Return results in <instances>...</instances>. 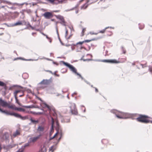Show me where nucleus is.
Listing matches in <instances>:
<instances>
[{
	"instance_id": "nucleus-1",
	"label": "nucleus",
	"mask_w": 152,
	"mask_h": 152,
	"mask_svg": "<svg viewBox=\"0 0 152 152\" xmlns=\"http://www.w3.org/2000/svg\"><path fill=\"white\" fill-rule=\"evenodd\" d=\"M61 62L65 66L68 67L71 71L73 72L78 76L79 77H77L78 79L80 78L82 80L84 79V78L82 77L81 75L77 72V70L76 68L72 65L64 61H61Z\"/></svg>"
},
{
	"instance_id": "nucleus-2",
	"label": "nucleus",
	"mask_w": 152,
	"mask_h": 152,
	"mask_svg": "<svg viewBox=\"0 0 152 152\" xmlns=\"http://www.w3.org/2000/svg\"><path fill=\"white\" fill-rule=\"evenodd\" d=\"M139 116L136 119L137 121L142 123H148L149 120L147 118H152L148 116L145 115L139 114Z\"/></svg>"
},
{
	"instance_id": "nucleus-3",
	"label": "nucleus",
	"mask_w": 152,
	"mask_h": 152,
	"mask_svg": "<svg viewBox=\"0 0 152 152\" xmlns=\"http://www.w3.org/2000/svg\"><path fill=\"white\" fill-rule=\"evenodd\" d=\"M70 105L69 107L70 109V111L72 114L77 115L78 114L77 109L76 107V105L75 103L69 102Z\"/></svg>"
},
{
	"instance_id": "nucleus-4",
	"label": "nucleus",
	"mask_w": 152,
	"mask_h": 152,
	"mask_svg": "<svg viewBox=\"0 0 152 152\" xmlns=\"http://www.w3.org/2000/svg\"><path fill=\"white\" fill-rule=\"evenodd\" d=\"M37 99L39 100L40 101H41L42 102V103L44 104L45 107H47L48 108V109L50 111V112H51V110H52L54 112V113H53V116H55L56 115V113L54 111V108L52 106H51L48 105L45 102L43 101L41 98H39V97H37Z\"/></svg>"
},
{
	"instance_id": "nucleus-5",
	"label": "nucleus",
	"mask_w": 152,
	"mask_h": 152,
	"mask_svg": "<svg viewBox=\"0 0 152 152\" xmlns=\"http://www.w3.org/2000/svg\"><path fill=\"white\" fill-rule=\"evenodd\" d=\"M55 121L56 124V132L55 134H58V132L62 131V128L59 125L58 121L56 119H55Z\"/></svg>"
},
{
	"instance_id": "nucleus-6",
	"label": "nucleus",
	"mask_w": 152,
	"mask_h": 152,
	"mask_svg": "<svg viewBox=\"0 0 152 152\" xmlns=\"http://www.w3.org/2000/svg\"><path fill=\"white\" fill-rule=\"evenodd\" d=\"M100 61L102 62L111 64H118L120 62V61H117V60L115 59H104L101 60Z\"/></svg>"
},
{
	"instance_id": "nucleus-7",
	"label": "nucleus",
	"mask_w": 152,
	"mask_h": 152,
	"mask_svg": "<svg viewBox=\"0 0 152 152\" xmlns=\"http://www.w3.org/2000/svg\"><path fill=\"white\" fill-rule=\"evenodd\" d=\"M110 112L112 113L115 114L116 117H117L118 118L126 119V118H124V117L121 116L119 115H118V114L119 111L116 110H110ZM119 112L122 113V112Z\"/></svg>"
},
{
	"instance_id": "nucleus-8",
	"label": "nucleus",
	"mask_w": 152,
	"mask_h": 152,
	"mask_svg": "<svg viewBox=\"0 0 152 152\" xmlns=\"http://www.w3.org/2000/svg\"><path fill=\"white\" fill-rule=\"evenodd\" d=\"M42 16H44L45 19H49L53 17L52 13L50 12H47L43 14Z\"/></svg>"
},
{
	"instance_id": "nucleus-9",
	"label": "nucleus",
	"mask_w": 152,
	"mask_h": 152,
	"mask_svg": "<svg viewBox=\"0 0 152 152\" xmlns=\"http://www.w3.org/2000/svg\"><path fill=\"white\" fill-rule=\"evenodd\" d=\"M15 117L19 118L22 120H24L28 119V116H21L20 114L17 113H16Z\"/></svg>"
},
{
	"instance_id": "nucleus-10",
	"label": "nucleus",
	"mask_w": 152,
	"mask_h": 152,
	"mask_svg": "<svg viewBox=\"0 0 152 152\" xmlns=\"http://www.w3.org/2000/svg\"><path fill=\"white\" fill-rule=\"evenodd\" d=\"M51 82V78L49 80H45L43 79L42 81L39 83L38 84H42L44 85H48Z\"/></svg>"
},
{
	"instance_id": "nucleus-11",
	"label": "nucleus",
	"mask_w": 152,
	"mask_h": 152,
	"mask_svg": "<svg viewBox=\"0 0 152 152\" xmlns=\"http://www.w3.org/2000/svg\"><path fill=\"white\" fill-rule=\"evenodd\" d=\"M41 136V135L39 134L38 136L35 137H31L29 138V141L30 142H35Z\"/></svg>"
},
{
	"instance_id": "nucleus-12",
	"label": "nucleus",
	"mask_w": 152,
	"mask_h": 152,
	"mask_svg": "<svg viewBox=\"0 0 152 152\" xmlns=\"http://www.w3.org/2000/svg\"><path fill=\"white\" fill-rule=\"evenodd\" d=\"M0 104L3 107H7L8 106V103L4 100H2L1 98H0Z\"/></svg>"
},
{
	"instance_id": "nucleus-13",
	"label": "nucleus",
	"mask_w": 152,
	"mask_h": 152,
	"mask_svg": "<svg viewBox=\"0 0 152 152\" xmlns=\"http://www.w3.org/2000/svg\"><path fill=\"white\" fill-rule=\"evenodd\" d=\"M51 127L50 129V135L51 134V133H53L54 131V120L53 118L51 117Z\"/></svg>"
},
{
	"instance_id": "nucleus-14",
	"label": "nucleus",
	"mask_w": 152,
	"mask_h": 152,
	"mask_svg": "<svg viewBox=\"0 0 152 152\" xmlns=\"http://www.w3.org/2000/svg\"><path fill=\"white\" fill-rule=\"evenodd\" d=\"M122 113L124 115L125 117H124V118H126V119L130 118L132 117L133 115V114H132L128 113Z\"/></svg>"
},
{
	"instance_id": "nucleus-15",
	"label": "nucleus",
	"mask_w": 152,
	"mask_h": 152,
	"mask_svg": "<svg viewBox=\"0 0 152 152\" xmlns=\"http://www.w3.org/2000/svg\"><path fill=\"white\" fill-rule=\"evenodd\" d=\"M56 149V145H53L50 147L49 148V151L51 152H53V151Z\"/></svg>"
},
{
	"instance_id": "nucleus-16",
	"label": "nucleus",
	"mask_w": 152,
	"mask_h": 152,
	"mask_svg": "<svg viewBox=\"0 0 152 152\" xmlns=\"http://www.w3.org/2000/svg\"><path fill=\"white\" fill-rule=\"evenodd\" d=\"M56 33L57 34V36H58V39L59 40V41H60V43L61 44V45H64V44L62 42L61 40V39L60 38L59 34L58 31V28H57V26L56 27Z\"/></svg>"
},
{
	"instance_id": "nucleus-17",
	"label": "nucleus",
	"mask_w": 152,
	"mask_h": 152,
	"mask_svg": "<svg viewBox=\"0 0 152 152\" xmlns=\"http://www.w3.org/2000/svg\"><path fill=\"white\" fill-rule=\"evenodd\" d=\"M22 25V23L21 21H19L18 22L13 24L12 25V26H20Z\"/></svg>"
},
{
	"instance_id": "nucleus-18",
	"label": "nucleus",
	"mask_w": 152,
	"mask_h": 152,
	"mask_svg": "<svg viewBox=\"0 0 152 152\" xmlns=\"http://www.w3.org/2000/svg\"><path fill=\"white\" fill-rule=\"evenodd\" d=\"M29 120H30L31 123L33 124H36L38 123L39 122V121L38 120H34L32 118H31L29 119Z\"/></svg>"
},
{
	"instance_id": "nucleus-19",
	"label": "nucleus",
	"mask_w": 152,
	"mask_h": 152,
	"mask_svg": "<svg viewBox=\"0 0 152 152\" xmlns=\"http://www.w3.org/2000/svg\"><path fill=\"white\" fill-rule=\"evenodd\" d=\"M31 143L30 142V141H28L27 143H25L23 146L21 147V148H22L23 150H24V149L27 147H28L30 146V143Z\"/></svg>"
},
{
	"instance_id": "nucleus-20",
	"label": "nucleus",
	"mask_w": 152,
	"mask_h": 152,
	"mask_svg": "<svg viewBox=\"0 0 152 152\" xmlns=\"http://www.w3.org/2000/svg\"><path fill=\"white\" fill-rule=\"evenodd\" d=\"M15 110L19 111L24 112L25 111V110L24 109L21 107H15Z\"/></svg>"
},
{
	"instance_id": "nucleus-21",
	"label": "nucleus",
	"mask_w": 152,
	"mask_h": 152,
	"mask_svg": "<svg viewBox=\"0 0 152 152\" xmlns=\"http://www.w3.org/2000/svg\"><path fill=\"white\" fill-rule=\"evenodd\" d=\"M89 2V1L88 0L87 1L86 3H85L84 4H83V6L81 7V9H86L88 7V4H87V3H88Z\"/></svg>"
},
{
	"instance_id": "nucleus-22",
	"label": "nucleus",
	"mask_w": 152,
	"mask_h": 152,
	"mask_svg": "<svg viewBox=\"0 0 152 152\" xmlns=\"http://www.w3.org/2000/svg\"><path fill=\"white\" fill-rule=\"evenodd\" d=\"M44 130V128L43 127H42V126H39L37 129V130L38 131L42 132H43Z\"/></svg>"
},
{
	"instance_id": "nucleus-23",
	"label": "nucleus",
	"mask_w": 152,
	"mask_h": 152,
	"mask_svg": "<svg viewBox=\"0 0 152 152\" xmlns=\"http://www.w3.org/2000/svg\"><path fill=\"white\" fill-rule=\"evenodd\" d=\"M22 107H23L26 108H36V107H34L33 105H29V106H25V105H22ZM38 108H39L38 107H37Z\"/></svg>"
},
{
	"instance_id": "nucleus-24",
	"label": "nucleus",
	"mask_w": 152,
	"mask_h": 152,
	"mask_svg": "<svg viewBox=\"0 0 152 152\" xmlns=\"http://www.w3.org/2000/svg\"><path fill=\"white\" fill-rule=\"evenodd\" d=\"M55 16L57 18L61 20V21L64 19L63 17L61 15H55Z\"/></svg>"
},
{
	"instance_id": "nucleus-25",
	"label": "nucleus",
	"mask_w": 152,
	"mask_h": 152,
	"mask_svg": "<svg viewBox=\"0 0 152 152\" xmlns=\"http://www.w3.org/2000/svg\"><path fill=\"white\" fill-rule=\"evenodd\" d=\"M15 99L16 103H17L19 105L22 106L21 104L19 102L17 96H14Z\"/></svg>"
},
{
	"instance_id": "nucleus-26",
	"label": "nucleus",
	"mask_w": 152,
	"mask_h": 152,
	"mask_svg": "<svg viewBox=\"0 0 152 152\" xmlns=\"http://www.w3.org/2000/svg\"><path fill=\"white\" fill-rule=\"evenodd\" d=\"M42 151V152H46L47 148L45 146H43V147L41 148L40 150Z\"/></svg>"
},
{
	"instance_id": "nucleus-27",
	"label": "nucleus",
	"mask_w": 152,
	"mask_h": 152,
	"mask_svg": "<svg viewBox=\"0 0 152 152\" xmlns=\"http://www.w3.org/2000/svg\"><path fill=\"white\" fill-rule=\"evenodd\" d=\"M37 22L38 23V24L37 25H36V26H35V27H33V26H32L31 27V28L32 30H35V29H36L35 27H37H37L39 26V25L40 24V20H37Z\"/></svg>"
},
{
	"instance_id": "nucleus-28",
	"label": "nucleus",
	"mask_w": 152,
	"mask_h": 152,
	"mask_svg": "<svg viewBox=\"0 0 152 152\" xmlns=\"http://www.w3.org/2000/svg\"><path fill=\"white\" fill-rule=\"evenodd\" d=\"M20 134V132L18 130H17L16 132L13 134V135L14 137H15L17 135Z\"/></svg>"
},
{
	"instance_id": "nucleus-29",
	"label": "nucleus",
	"mask_w": 152,
	"mask_h": 152,
	"mask_svg": "<svg viewBox=\"0 0 152 152\" xmlns=\"http://www.w3.org/2000/svg\"><path fill=\"white\" fill-rule=\"evenodd\" d=\"M66 22L64 20H64H63L61 21L60 22V23L62 25H63L64 26H66Z\"/></svg>"
},
{
	"instance_id": "nucleus-30",
	"label": "nucleus",
	"mask_w": 152,
	"mask_h": 152,
	"mask_svg": "<svg viewBox=\"0 0 152 152\" xmlns=\"http://www.w3.org/2000/svg\"><path fill=\"white\" fill-rule=\"evenodd\" d=\"M6 86V84L2 81H0V86L4 87Z\"/></svg>"
},
{
	"instance_id": "nucleus-31",
	"label": "nucleus",
	"mask_w": 152,
	"mask_h": 152,
	"mask_svg": "<svg viewBox=\"0 0 152 152\" xmlns=\"http://www.w3.org/2000/svg\"><path fill=\"white\" fill-rule=\"evenodd\" d=\"M21 91L20 90H18L15 91L14 93V96H17V94L20 93V92H21Z\"/></svg>"
},
{
	"instance_id": "nucleus-32",
	"label": "nucleus",
	"mask_w": 152,
	"mask_h": 152,
	"mask_svg": "<svg viewBox=\"0 0 152 152\" xmlns=\"http://www.w3.org/2000/svg\"><path fill=\"white\" fill-rule=\"evenodd\" d=\"M52 4H59V2L58 0H53V1Z\"/></svg>"
},
{
	"instance_id": "nucleus-33",
	"label": "nucleus",
	"mask_w": 152,
	"mask_h": 152,
	"mask_svg": "<svg viewBox=\"0 0 152 152\" xmlns=\"http://www.w3.org/2000/svg\"><path fill=\"white\" fill-rule=\"evenodd\" d=\"M108 28H109V27H106L104 29H103L102 30H101V31H99V33H104L105 32V30L106 29Z\"/></svg>"
},
{
	"instance_id": "nucleus-34",
	"label": "nucleus",
	"mask_w": 152,
	"mask_h": 152,
	"mask_svg": "<svg viewBox=\"0 0 152 152\" xmlns=\"http://www.w3.org/2000/svg\"><path fill=\"white\" fill-rule=\"evenodd\" d=\"M84 43V42H83V41L82 42H77L76 44H73V45L74 46H75L76 45H78V44L81 45L82 44Z\"/></svg>"
},
{
	"instance_id": "nucleus-35",
	"label": "nucleus",
	"mask_w": 152,
	"mask_h": 152,
	"mask_svg": "<svg viewBox=\"0 0 152 152\" xmlns=\"http://www.w3.org/2000/svg\"><path fill=\"white\" fill-rule=\"evenodd\" d=\"M121 50L123 52V53L124 54H125L126 51L125 48L123 46H121Z\"/></svg>"
},
{
	"instance_id": "nucleus-36",
	"label": "nucleus",
	"mask_w": 152,
	"mask_h": 152,
	"mask_svg": "<svg viewBox=\"0 0 152 152\" xmlns=\"http://www.w3.org/2000/svg\"><path fill=\"white\" fill-rule=\"evenodd\" d=\"M65 30L66 32H65V37L66 38L67 37V36L68 34V30L67 29L66 27H65Z\"/></svg>"
},
{
	"instance_id": "nucleus-37",
	"label": "nucleus",
	"mask_w": 152,
	"mask_h": 152,
	"mask_svg": "<svg viewBox=\"0 0 152 152\" xmlns=\"http://www.w3.org/2000/svg\"><path fill=\"white\" fill-rule=\"evenodd\" d=\"M50 23L48 22H45L44 23V25L45 26V27L44 28V29L45 28V27L48 26V25H49L50 24Z\"/></svg>"
},
{
	"instance_id": "nucleus-38",
	"label": "nucleus",
	"mask_w": 152,
	"mask_h": 152,
	"mask_svg": "<svg viewBox=\"0 0 152 152\" xmlns=\"http://www.w3.org/2000/svg\"><path fill=\"white\" fill-rule=\"evenodd\" d=\"M7 107H8L9 108H11V109H12L15 110V107H14L13 106H12V105H10L8 104V106H7Z\"/></svg>"
},
{
	"instance_id": "nucleus-39",
	"label": "nucleus",
	"mask_w": 152,
	"mask_h": 152,
	"mask_svg": "<svg viewBox=\"0 0 152 152\" xmlns=\"http://www.w3.org/2000/svg\"><path fill=\"white\" fill-rule=\"evenodd\" d=\"M21 15L20 16V18H21L23 19L24 18V14L23 12H21Z\"/></svg>"
},
{
	"instance_id": "nucleus-40",
	"label": "nucleus",
	"mask_w": 152,
	"mask_h": 152,
	"mask_svg": "<svg viewBox=\"0 0 152 152\" xmlns=\"http://www.w3.org/2000/svg\"><path fill=\"white\" fill-rule=\"evenodd\" d=\"M140 65L141 66H142V68H144V67L146 66V63H145V64H140Z\"/></svg>"
},
{
	"instance_id": "nucleus-41",
	"label": "nucleus",
	"mask_w": 152,
	"mask_h": 152,
	"mask_svg": "<svg viewBox=\"0 0 152 152\" xmlns=\"http://www.w3.org/2000/svg\"><path fill=\"white\" fill-rule=\"evenodd\" d=\"M83 80L84 82L85 83H86L87 84H88L89 85H90V83L88 81H87L84 78V79H83Z\"/></svg>"
},
{
	"instance_id": "nucleus-42",
	"label": "nucleus",
	"mask_w": 152,
	"mask_h": 152,
	"mask_svg": "<svg viewBox=\"0 0 152 152\" xmlns=\"http://www.w3.org/2000/svg\"><path fill=\"white\" fill-rule=\"evenodd\" d=\"M91 41V40H90H90H88V39L85 40L84 41H83V42H88Z\"/></svg>"
},
{
	"instance_id": "nucleus-43",
	"label": "nucleus",
	"mask_w": 152,
	"mask_h": 152,
	"mask_svg": "<svg viewBox=\"0 0 152 152\" xmlns=\"http://www.w3.org/2000/svg\"><path fill=\"white\" fill-rule=\"evenodd\" d=\"M37 60H38V59H27V61H37Z\"/></svg>"
},
{
	"instance_id": "nucleus-44",
	"label": "nucleus",
	"mask_w": 152,
	"mask_h": 152,
	"mask_svg": "<svg viewBox=\"0 0 152 152\" xmlns=\"http://www.w3.org/2000/svg\"><path fill=\"white\" fill-rule=\"evenodd\" d=\"M144 25H143L142 26H140L139 27V28L140 30L144 28Z\"/></svg>"
},
{
	"instance_id": "nucleus-45",
	"label": "nucleus",
	"mask_w": 152,
	"mask_h": 152,
	"mask_svg": "<svg viewBox=\"0 0 152 152\" xmlns=\"http://www.w3.org/2000/svg\"><path fill=\"white\" fill-rule=\"evenodd\" d=\"M57 135V134H55L52 137H50V139H49V140H52V139H53V138L55 137V136Z\"/></svg>"
},
{
	"instance_id": "nucleus-46",
	"label": "nucleus",
	"mask_w": 152,
	"mask_h": 152,
	"mask_svg": "<svg viewBox=\"0 0 152 152\" xmlns=\"http://www.w3.org/2000/svg\"><path fill=\"white\" fill-rule=\"evenodd\" d=\"M86 30V28H83L82 29V33L83 34L82 35V36H83V33Z\"/></svg>"
},
{
	"instance_id": "nucleus-47",
	"label": "nucleus",
	"mask_w": 152,
	"mask_h": 152,
	"mask_svg": "<svg viewBox=\"0 0 152 152\" xmlns=\"http://www.w3.org/2000/svg\"><path fill=\"white\" fill-rule=\"evenodd\" d=\"M58 134H60V137H61L63 135V133H62V132L61 131V132H58Z\"/></svg>"
},
{
	"instance_id": "nucleus-48",
	"label": "nucleus",
	"mask_w": 152,
	"mask_h": 152,
	"mask_svg": "<svg viewBox=\"0 0 152 152\" xmlns=\"http://www.w3.org/2000/svg\"><path fill=\"white\" fill-rule=\"evenodd\" d=\"M92 59H84L83 60V61H91V60H92Z\"/></svg>"
},
{
	"instance_id": "nucleus-49",
	"label": "nucleus",
	"mask_w": 152,
	"mask_h": 152,
	"mask_svg": "<svg viewBox=\"0 0 152 152\" xmlns=\"http://www.w3.org/2000/svg\"><path fill=\"white\" fill-rule=\"evenodd\" d=\"M43 114V112H38L36 113V115H41Z\"/></svg>"
},
{
	"instance_id": "nucleus-50",
	"label": "nucleus",
	"mask_w": 152,
	"mask_h": 152,
	"mask_svg": "<svg viewBox=\"0 0 152 152\" xmlns=\"http://www.w3.org/2000/svg\"><path fill=\"white\" fill-rule=\"evenodd\" d=\"M21 57H18V58H15L14 59H13V60L14 61H15L17 59H21Z\"/></svg>"
},
{
	"instance_id": "nucleus-51",
	"label": "nucleus",
	"mask_w": 152,
	"mask_h": 152,
	"mask_svg": "<svg viewBox=\"0 0 152 152\" xmlns=\"http://www.w3.org/2000/svg\"><path fill=\"white\" fill-rule=\"evenodd\" d=\"M30 113L34 115H36L37 112L31 111Z\"/></svg>"
},
{
	"instance_id": "nucleus-52",
	"label": "nucleus",
	"mask_w": 152,
	"mask_h": 152,
	"mask_svg": "<svg viewBox=\"0 0 152 152\" xmlns=\"http://www.w3.org/2000/svg\"><path fill=\"white\" fill-rule=\"evenodd\" d=\"M104 141H107V140L106 139H102L101 140V142L102 143L104 144Z\"/></svg>"
},
{
	"instance_id": "nucleus-53",
	"label": "nucleus",
	"mask_w": 152,
	"mask_h": 152,
	"mask_svg": "<svg viewBox=\"0 0 152 152\" xmlns=\"http://www.w3.org/2000/svg\"><path fill=\"white\" fill-rule=\"evenodd\" d=\"M74 10V8H72V9H69V10H66V12H67V11L72 10Z\"/></svg>"
},
{
	"instance_id": "nucleus-54",
	"label": "nucleus",
	"mask_w": 152,
	"mask_h": 152,
	"mask_svg": "<svg viewBox=\"0 0 152 152\" xmlns=\"http://www.w3.org/2000/svg\"><path fill=\"white\" fill-rule=\"evenodd\" d=\"M95 89V91L96 92H98V89L96 87H94Z\"/></svg>"
},
{
	"instance_id": "nucleus-55",
	"label": "nucleus",
	"mask_w": 152,
	"mask_h": 152,
	"mask_svg": "<svg viewBox=\"0 0 152 152\" xmlns=\"http://www.w3.org/2000/svg\"><path fill=\"white\" fill-rule=\"evenodd\" d=\"M77 94V93L76 92H74L73 94H72V97H73V96H74V94H75V95H76Z\"/></svg>"
},
{
	"instance_id": "nucleus-56",
	"label": "nucleus",
	"mask_w": 152,
	"mask_h": 152,
	"mask_svg": "<svg viewBox=\"0 0 152 152\" xmlns=\"http://www.w3.org/2000/svg\"><path fill=\"white\" fill-rule=\"evenodd\" d=\"M71 36H72V35H70L68 37H66V39H70V37Z\"/></svg>"
},
{
	"instance_id": "nucleus-57",
	"label": "nucleus",
	"mask_w": 152,
	"mask_h": 152,
	"mask_svg": "<svg viewBox=\"0 0 152 152\" xmlns=\"http://www.w3.org/2000/svg\"><path fill=\"white\" fill-rule=\"evenodd\" d=\"M47 1H49L50 3H52L53 1V0H47Z\"/></svg>"
},
{
	"instance_id": "nucleus-58",
	"label": "nucleus",
	"mask_w": 152,
	"mask_h": 152,
	"mask_svg": "<svg viewBox=\"0 0 152 152\" xmlns=\"http://www.w3.org/2000/svg\"><path fill=\"white\" fill-rule=\"evenodd\" d=\"M61 137H60L58 139V142H57V144L58 143V142H59V141H60V140L61 139Z\"/></svg>"
},
{
	"instance_id": "nucleus-59",
	"label": "nucleus",
	"mask_w": 152,
	"mask_h": 152,
	"mask_svg": "<svg viewBox=\"0 0 152 152\" xmlns=\"http://www.w3.org/2000/svg\"><path fill=\"white\" fill-rule=\"evenodd\" d=\"M35 30L36 31H40V28H38V29H37V28H36L35 29Z\"/></svg>"
},
{
	"instance_id": "nucleus-60",
	"label": "nucleus",
	"mask_w": 152,
	"mask_h": 152,
	"mask_svg": "<svg viewBox=\"0 0 152 152\" xmlns=\"http://www.w3.org/2000/svg\"><path fill=\"white\" fill-rule=\"evenodd\" d=\"M21 59V60H24V61H27V59H25V58H21V59Z\"/></svg>"
},
{
	"instance_id": "nucleus-61",
	"label": "nucleus",
	"mask_w": 152,
	"mask_h": 152,
	"mask_svg": "<svg viewBox=\"0 0 152 152\" xmlns=\"http://www.w3.org/2000/svg\"><path fill=\"white\" fill-rule=\"evenodd\" d=\"M28 27H29L31 28V27H32V26L29 23H28Z\"/></svg>"
},
{
	"instance_id": "nucleus-62",
	"label": "nucleus",
	"mask_w": 152,
	"mask_h": 152,
	"mask_svg": "<svg viewBox=\"0 0 152 152\" xmlns=\"http://www.w3.org/2000/svg\"><path fill=\"white\" fill-rule=\"evenodd\" d=\"M59 3H62L63 2H64V1H63L62 0H61L60 1L59 0Z\"/></svg>"
},
{
	"instance_id": "nucleus-63",
	"label": "nucleus",
	"mask_w": 152,
	"mask_h": 152,
	"mask_svg": "<svg viewBox=\"0 0 152 152\" xmlns=\"http://www.w3.org/2000/svg\"><path fill=\"white\" fill-rule=\"evenodd\" d=\"M40 33L42 34L44 36H45L46 35V34L44 33H43L41 31H40Z\"/></svg>"
},
{
	"instance_id": "nucleus-64",
	"label": "nucleus",
	"mask_w": 152,
	"mask_h": 152,
	"mask_svg": "<svg viewBox=\"0 0 152 152\" xmlns=\"http://www.w3.org/2000/svg\"><path fill=\"white\" fill-rule=\"evenodd\" d=\"M45 36H46L47 39H50V37H48V36L47 35H45Z\"/></svg>"
}]
</instances>
